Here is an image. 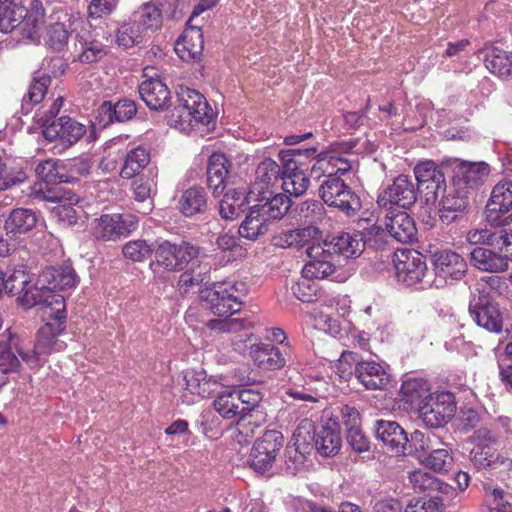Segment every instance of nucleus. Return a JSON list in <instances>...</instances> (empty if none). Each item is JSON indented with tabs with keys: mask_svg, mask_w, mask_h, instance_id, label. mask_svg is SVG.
<instances>
[{
	"mask_svg": "<svg viewBox=\"0 0 512 512\" xmlns=\"http://www.w3.org/2000/svg\"><path fill=\"white\" fill-rule=\"evenodd\" d=\"M268 221L261 209L257 205L253 206L239 227V235L250 240H255L258 236L267 232Z\"/></svg>",
	"mask_w": 512,
	"mask_h": 512,
	"instance_id": "49",
	"label": "nucleus"
},
{
	"mask_svg": "<svg viewBox=\"0 0 512 512\" xmlns=\"http://www.w3.org/2000/svg\"><path fill=\"white\" fill-rule=\"evenodd\" d=\"M300 219L304 224L316 226L325 216V208L320 201L307 200L300 205Z\"/></svg>",
	"mask_w": 512,
	"mask_h": 512,
	"instance_id": "63",
	"label": "nucleus"
},
{
	"mask_svg": "<svg viewBox=\"0 0 512 512\" xmlns=\"http://www.w3.org/2000/svg\"><path fill=\"white\" fill-rule=\"evenodd\" d=\"M318 149L311 147L307 149H288L279 152V159L282 167H287L288 171L302 169L307 170L310 164L315 162Z\"/></svg>",
	"mask_w": 512,
	"mask_h": 512,
	"instance_id": "41",
	"label": "nucleus"
},
{
	"mask_svg": "<svg viewBox=\"0 0 512 512\" xmlns=\"http://www.w3.org/2000/svg\"><path fill=\"white\" fill-rule=\"evenodd\" d=\"M213 407L224 419L231 420L236 417L242 419L240 399L238 390L236 389L218 391L217 397L213 402Z\"/></svg>",
	"mask_w": 512,
	"mask_h": 512,
	"instance_id": "44",
	"label": "nucleus"
},
{
	"mask_svg": "<svg viewBox=\"0 0 512 512\" xmlns=\"http://www.w3.org/2000/svg\"><path fill=\"white\" fill-rule=\"evenodd\" d=\"M433 266L436 276L448 280H460L467 272L465 259L452 250L437 251L433 254Z\"/></svg>",
	"mask_w": 512,
	"mask_h": 512,
	"instance_id": "25",
	"label": "nucleus"
},
{
	"mask_svg": "<svg viewBox=\"0 0 512 512\" xmlns=\"http://www.w3.org/2000/svg\"><path fill=\"white\" fill-rule=\"evenodd\" d=\"M246 205L245 190H228L219 205V213L226 220H234L244 211Z\"/></svg>",
	"mask_w": 512,
	"mask_h": 512,
	"instance_id": "52",
	"label": "nucleus"
},
{
	"mask_svg": "<svg viewBox=\"0 0 512 512\" xmlns=\"http://www.w3.org/2000/svg\"><path fill=\"white\" fill-rule=\"evenodd\" d=\"M27 16L34 17L37 22L44 17L41 1L33 0L30 11L23 6L22 0H0V31L9 33L16 28Z\"/></svg>",
	"mask_w": 512,
	"mask_h": 512,
	"instance_id": "18",
	"label": "nucleus"
},
{
	"mask_svg": "<svg viewBox=\"0 0 512 512\" xmlns=\"http://www.w3.org/2000/svg\"><path fill=\"white\" fill-rule=\"evenodd\" d=\"M51 84V77L48 74H37L29 86L27 97L32 104H39L45 97L47 89Z\"/></svg>",
	"mask_w": 512,
	"mask_h": 512,
	"instance_id": "64",
	"label": "nucleus"
},
{
	"mask_svg": "<svg viewBox=\"0 0 512 512\" xmlns=\"http://www.w3.org/2000/svg\"><path fill=\"white\" fill-rule=\"evenodd\" d=\"M208 206V195L201 186H192L180 194L177 209L185 217H193L205 213Z\"/></svg>",
	"mask_w": 512,
	"mask_h": 512,
	"instance_id": "35",
	"label": "nucleus"
},
{
	"mask_svg": "<svg viewBox=\"0 0 512 512\" xmlns=\"http://www.w3.org/2000/svg\"><path fill=\"white\" fill-rule=\"evenodd\" d=\"M75 59L81 63H94L106 55L104 44L95 39L90 31L78 33L75 38Z\"/></svg>",
	"mask_w": 512,
	"mask_h": 512,
	"instance_id": "36",
	"label": "nucleus"
},
{
	"mask_svg": "<svg viewBox=\"0 0 512 512\" xmlns=\"http://www.w3.org/2000/svg\"><path fill=\"white\" fill-rule=\"evenodd\" d=\"M131 16L149 36L162 28L164 17L179 19L181 11L178 10V0H151L142 4Z\"/></svg>",
	"mask_w": 512,
	"mask_h": 512,
	"instance_id": "4",
	"label": "nucleus"
},
{
	"mask_svg": "<svg viewBox=\"0 0 512 512\" xmlns=\"http://www.w3.org/2000/svg\"><path fill=\"white\" fill-rule=\"evenodd\" d=\"M80 202V197L75 193L68 191L60 202L53 208V212L56 214L60 221L68 224H74L77 222V211L75 206Z\"/></svg>",
	"mask_w": 512,
	"mask_h": 512,
	"instance_id": "58",
	"label": "nucleus"
},
{
	"mask_svg": "<svg viewBox=\"0 0 512 512\" xmlns=\"http://www.w3.org/2000/svg\"><path fill=\"white\" fill-rule=\"evenodd\" d=\"M354 373L367 390H383L388 386L391 378L387 368L373 360L358 362Z\"/></svg>",
	"mask_w": 512,
	"mask_h": 512,
	"instance_id": "29",
	"label": "nucleus"
},
{
	"mask_svg": "<svg viewBox=\"0 0 512 512\" xmlns=\"http://www.w3.org/2000/svg\"><path fill=\"white\" fill-rule=\"evenodd\" d=\"M14 350L19 353V350H23L22 348H18L16 344V339L11 335V333H4L0 335V372L7 376L10 373L17 372L20 367V360L15 355Z\"/></svg>",
	"mask_w": 512,
	"mask_h": 512,
	"instance_id": "43",
	"label": "nucleus"
},
{
	"mask_svg": "<svg viewBox=\"0 0 512 512\" xmlns=\"http://www.w3.org/2000/svg\"><path fill=\"white\" fill-rule=\"evenodd\" d=\"M221 387L219 380L208 376L205 371L187 370L183 373L180 398L184 404L191 405L218 393Z\"/></svg>",
	"mask_w": 512,
	"mask_h": 512,
	"instance_id": "11",
	"label": "nucleus"
},
{
	"mask_svg": "<svg viewBox=\"0 0 512 512\" xmlns=\"http://www.w3.org/2000/svg\"><path fill=\"white\" fill-rule=\"evenodd\" d=\"M282 166L271 158H266L256 168L252 185L258 194H265L281 178Z\"/></svg>",
	"mask_w": 512,
	"mask_h": 512,
	"instance_id": "39",
	"label": "nucleus"
},
{
	"mask_svg": "<svg viewBox=\"0 0 512 512\" xmlns=\"http://www.w3.org/2000/svg\"><path fill=\"white\" fill-rule=\"evenodd\" d=\"M445 446H447L445 444ZM424 465L434 472L443 473L449 471L454 463L451 449L448 447L435 448L430 450L429 455L423 461Z\"/></svg>",
	"mask_w": 512,
	"mask_h": 512,
	"instance_id": "57",
	"label": "nucleus"
},
{
	"mask_svg": "<svg viewBox=\"0 0 512 512\" xmlns=\"http://www.w3.org/2000/svg\"><path fill=\"white\" fill-rule=\"evenodd\" d=\"M473 448L469 459L477 470L496 469L505 466L506 458L502 457L497 449L499 436L493 430L479 428L473 435Z\"/></svg>",
	"mask_w": 512,
	"mask_h": 512,
	"instance_id": "3",
	"label": "nucleus"
},
{
	"mask_svg": "<svg viewBox=\"0 0 512 512\" xmlns=\"http://www.w3.org/2000/svg\"><path fill=\"white\" fill-rule=\"evenodd\" d=\"M352 169V161L346 156L340 155L334 151L318 152L315 162L311 165V176L314 178L326 177L339 178Z\"/></svg>",
	"mask_w": 512,
	"mask_h": 512,
	"instance_id": "21",
	"label": "nucleus"
},
{
	"mask_svg": "<svg viewBox=\"0 0 512 512\" xmlns=\"http://www.w3.org/2000/svg\"><path fill=\"white\" fill-rule=\"evenodd\" d=\"M486 68L502 79L512 76V53L493 47L484 58Z\"/></svg>",
	"mask_w": 512,
	"mask_h": 512,
	"instance_id": "45",
	"label": "nucleus"
},
{
	"mask_svg": "<svg viewBox=\"0 0 512 512\" xmlns=\"http://www.w3.org/2000/svg\"><path fill=\"white\" fill-rule=\"evenodd\" d=\"M268 220L281 219L290 208V199L284 194H277L263 205H257Z\"/></svg>",
	"mask_w": 512,
	"mask_h": 512,
	"instance_id": "60",
	"label": "nucleus"
},
{
	"mask_svg": "<svg viewBox=\"0 0 512 512\" xmlns=\"http://www.w3.org/2000/svg\"><path fill=\"white\" fill-rule=\"evenodd\" d=\"M284 437L276 430L266 431L253 445L249 462L256 471H267L276 461L283 447Z\"/></svg>",
	"mask_w": 512,
	"mask_h": 512,
	"instance_id": "13",
	"label": "nucleus"
},
{
	"mask_svg": "<svg viewBox=\"0 0 512 512\" xmlns=\"http://www.w3.org/2000/svg\"><path fill=\"white\" fill-rule=\"evenodd\" d=\"M136 112V104L130 99H122L115 104L104 101L99 107V115L106 123L128 121L135 116Z\"/></svg>",
	"mask_w": 512,
	"mask_h": 512,
	"instance_id": "40",
	"label": "nucleus"
},
{
	"mask_svg": "<svg viewBox=\"0 0 512 512\" xmlns=\"http://www.w3.org/2000/svg\"><path fill=\"white\" fill-rule=\"evenodd\" d=\"M6 293L10 296L21 294L31 283L30 274L25 265H19L5 272Z\"/></svg>",
	"mask_w": 512,
	"mask_h": 512,
	"instance_id": "55",
	"label": "nucleus"
},
{
	"mask_svg": "<svg viewBox=\"0 0 512 512\" xmlns=\"http://www.w3.org/2000/svg\"><path fill=\"white\" fill-rule=\"evenodd\" d=\"M321 231L317 226L307 225L304 228H298L282 232L277 237V245L282 247H296L301 248L304 246H311L313 243L320 242Z\"/></svg>",
	"mask_w": 512,
	"mask_h": 512,
	"instance_id": "38",
	"label": "nucleus"
},
{
	"mask_svg": "<svg viewBox=\"0 0 512 512\" xmlns=\"http://www.w3.org/2000/svg\"><path fill=\"white\" fill-rule=\"evenodd\" d=\"M17 300L20 305L25 308H31L38 304H43L45 309V314L47 315V311H51V307L49 305V301H46L52 296H62L61 294H48L47 292H43L40 289H37V282L35 286H32L31 283L25 287L21 294H17Z\"/></svg>",
	"mask_w": 512,
	"mask_h": 512,
	"instance_id": "56",
	"label": "nucleus"
},
{
	"mask_svg": "<svg viewBox=\"0 0 512 512\" xmlns=\"http://www.w3.org/2000/svg\"><path fill=\"white\" fill-rule=\"evenodd\" d=\"M414 174L419 186L426 191L428 199L436 201L442 188L446 186L442 169L435 162L427 160L415 166Z\"/></svg>",
	"mask_w": 512,
	"mask_h": 512,
	"instance_id": "24",
	"label": "nucleus"
},
{
	"mask_svg": "<svg viewBox=\"0 0 512 512\" xmlns=\"http://www.w3.org/2000/svg\"><path fill=\"white\" fill-rule=\"evenodd\" d=\"M242 419H238L236 429L239 434L247 437H253L258 425L255 422L247 421V416L255 411L263 400V394L252 388L238 390Z\"/></svg>",
	"mask_w": 512,
	"mask_h": 512,
	"instance_id": "30",
	"label": "nucleus"
},
{
	"mask_svg": "<svg viewBox=\"0 0 512 512\" xmlns=\"http://www.w3.org/2000/svg\"><path fill=\"white\" fill-rule=\"evenodd\" d=\"M187 21L186 28L175 43L174 50L183 61L199 59L204 49L203 32L200 27Z\"/></svg>",
	"mask_w": 512,
	"mask_h": 512,
	"instance_id": "27",
	"label": "nucleus"
},
{
	"mask_svg": "<svg viewBox=\"0 0 512 512\" xmlns=\"http://www.w3.org/2000/svg\"><path fill=\"white\" fill-rule=\"evenodd\" d=\"M439 218L443 224L449 225L467 210L468 191H463L455 185L445 186L440 192Z\"/></svg>",
	"mask_w": 512,
	"mask_h": 512,
	"instance_id": "20",
	"label": "nucleus"
},
{
	"mask_svg": "<svg viewBox=\"0 0 512 512\" xmlns=\"http://www.w3.org/2000/svg\"><path fill=\"white\" fill-rule=\"evenodd\" d=\"M512 210V181H500L491 193L486 205L485 219L494 227H502L509 224Z\"/></svg>",
	"mask_w": 512,
	"mask_h": 512,
	"instance_id": "15",
	"label": "nucleus"
},
{
	"mask_svg": "<svg viewBox=\"0 0 512 512\" xmlns=\"http://www.w3.org/2000/svg\"><path fill=\"white\" fill-rule=\"evenodd\" d=\"M319 196L325 204L348 216L361 208L359 196L340 177L325 179L319 187Z\"/></svg>",
	"mask_w": 512,
	"mask_h": 512,
	"instance_id": "6",
	"label": "nucleus"
},
{
	"mask_svg": "<svg viewBox=\"0 0 512 512\" xmlns=\"http://www.w3.org/2000/svg\"><path fill=\"white\" fill-rule=\"evenodd\" d=\"M393 262L398 281L407 286H414L422 282L427 272L424 256L415 250H396Z\"/></svg>",
	"mask_w": 512,
	"mask_h": 512,
	"instance_id": "12",
	"label": "nucleus"
},
{
	"mask_svg": "<svg viewBox=\"0 0 512 512\" xmlns=\"http://www.w3.org/2000/svg\"><path fill=\"white\" fill-rule=\"evenodd\" d=\"M51 311H47V317L55 323H45L37 332L36 341L30 352L19 350L21 359L31 368L38 367L41 361L52 353L65 349L66 344L58 337L64 332L66 326V304L64 296H52L48 299Z\"/></svg>",
	"mask_w": 512,
	"mask_h": 512,
	"instance_id": "1",
	"label": "nucleus"
},
{
	"mask_svg": "<svg viewBox=\"0 0 512 512\" xmlns=\"http://www.w3.org/2000/svg\"><path fill=\"white\" fill-rule=\"evenodd\" d=\"M456 413V401L451 392L432 394L419 408V415L426 426L443 427Z\"/></svg>",
	"mask_w": 512,
	"mask_h": 512,
	"instance_id": "9",
	"label": "nucleus"
},
{
	"mask_svg": "<svg viewBox=\"0 0 512 512\" xmlns=\"http://www.w3.org/2000/svg\"><path fill=\"white\" fill-rule=\"evenodd\" d=\"M416 200L417 193L413 181L407 175H399L379 194L377 203L387 210H394L395 206L406 210Z\"/></svg>",
	"mask_w": 512,
	"mask_h": 512,
	"instance_id": "16",
	"label": "nucleus"
},
{
	"mask_svg": "<svg viewBox=\"0 0 512 512\" xmlns=\"http://www.w3.org/2000/svg\"><path fill=\"white\" fill-rule=\"evenodd\" d=\"M480 291V295L471 296L469 315L478 327L501 334L504 326L503 312L494 296H488L483 288Z\"/></svg>",
	"mask_w": 512,
	"mask_h": 512,
	"instance_id": "5",
	"label": "nucleus"
},
{
	"mask_svg": "<svg viewBox=\"0 0 512 512\" xmlns=\"http://www.w3.org/2000/svg\"><path fill=\"white\" fill-rule=\"evenodd\" d=\"M402 400L410 405H417L419 408L432 395L430 385L423 378H409L401 385Z\"/></svg>",
	"mask_w": 512,
	"mask_h": 512,
	"instance_id": "46",
	"label": "nucleus"
},
{
	"mask_svg": "<svg viewBox=\"0 0 512 512\" xmlns=\"http://www.w3.org/2000/svg\"><path fill=\"white\" fill-rule=\"evenodd\" d=\"M376 437L386 448L397 455L407 452L409 439L404 429L395 421L377 420L375 423Z\"/></svg>",
	"mask_w": 512,
	"mask_h": 512,
	"instance_id": "26",
	"label": "nucleus"
},
{
	"mask_svg": "<svg viewBox=\"0 0 512 512\" xmlns=\"http://www.w3.org/2000/svg\"><path fill=\"white\" fill-rule=\"evenodd\" d=\"M154 254L158 266L166 271L176 272L183 270L189 262L198 257L199 248L186 241L176 244L164 240L158 243Z\"/></svg>",
	"mask_w": 512,
	"mask_h": 512,
	"instance_id": "7",
	"label": "nucleus"
},
{
	"mask_svg": "<svg viewBox=\"0 0 512 512\" xmlns=\"http://www.w3.org/2000/svg\"><path fill=\"white\" fill-rule=\"evenodd\" d=\"M293 295L304 303H310L317 299L319 294L318 284L311 277L302 274V278L291 287Z\"/></svg>",
	"mask_w": 512,
	"mask_h": 512,
	"instance_id": "61",
	"label": "nucleus"
},
{
	"mask_svg": "<svg viewBox=\"0 0 512 512\" xmlns=\"http://www.w3.org/2000/svg\"><path fill=\"white\" fill-rule=\"evenodd\" d=\"M342 443L340 431L337 425H326L315 435L317 450L324 456H332L338 453Z\"/></svg>",
	"mask_w": 512,
	"mask_h": 512,
	"instance_id": "48",
	"label": "nucleus"
},
{
	"mask_svg": "<svg viewBox=\"0 0 512 512\" xmlns=\"http://www.w3.org/2000/svg\"><path fill=\"white\" fill-rule=\"evenodd\" d=\"M147 37V34L141 29L132 16H130L128 21L122 23L116 31V43L124 49L139 45Z\"/></svg>",
	"mask_w": 512,
	"mask_h": 512,
	"instance_id": "51",
	"label": "nucleus"
},
{
	"mask_svg": "<svg viewBox=\"0 0 512 512\" xmlns=\"http://www.w3.org/2000/svg\"><path fill=\"white\" fill-rule=\"evenodd\" d=\"M139 94L151 110H164L169 107L171 93L167 85L158 78H150L139 85Z\"/></svg>",
	"mask_w": 512,
	"mask_h": 512,
	"instance_id": "33",
	"label": "nucleus"
},
{
	"mask_svg": "<svg viewBox=\"0 0 512 512\" xmlns=\"http://www.w3.org/2000/svg\"><path fill=\"white\" fill-rule=\"evenodd\" d=\"M470 263L476 269L489 273H503L509 269L499 251L477 246L470 251Z\"/></svg>",
	"mask_w": 512,
	"mask_h": 512,
	"instance_id": "34",
	"label": "nucleus"
},
{
	"mask_svg": "<svg viewBox=\"0 0 512 512\" xmlns=\"http://www.w3.org/2000/svg\"><path fill=\"white\" fill-rule=\"evenodd\" d=\"M37 214L31 209H14L7 220L5 228L13 235H19L31 231L37 224Z\"/></svg>",
	"mask_w": 512,
	"mask_h": 512,
	"instance_id": "47",
	"label": "nucleus"
},
{
	"mask_svg": "<svg viewBox=\"0 0 512 512\" xmlns=\"http://www.w3.org/2000/svg\"><path fill=\"white\" fill-rule=\"evenodd\" d=\"M150 151L144 146H137L128 151L124 157L120 176L123 179H132L139 175L150 163Z\"/></svg>",
	"mask_w": 512,
	"mask_h": 512,
	"instance_id": "42",
	"label": "nucleus"
},
{
	"mask_svg": "<svg viewBox=\"0 0 512 512\" xmlns=\"http://www.w3.org/2000/svg\"><path fill=\"white\" fill-rule=\"evenodd\" d=\"M490 174L486 162L456 160L453 164L452 184L463 191H470L482 185Z\"/></svg>",
	"mask_w": 512,
	"mask_h": 512,
	"instance_id": "19",
	"label": "nucleus"
},
{
	"mask_svg": "<svg viewBox=\"0 0 512 512\" xmlns=\"http://www.w3.org/2000/svg\"><path fill=\"white\" fill-rule=\"evenodd\" d=\"M178 118L183 122L209 125L214 112L206 98L198 91L190 88H181L178 93V105L175 107Z\"/></svg>",
	"mask_w": 512,
	"mask_h": 512,
	"instance_id": "8",
	"label": "nucleus"
},
{
	"mask_svg": "<svg viewBox=\"0 0 512 512\" xmlns=\"http://www.w3.org/2000/svg\"><path fill=\"white\" fill-rule=\"evenodd\" d=\"M230 162L223 153H213L207 165V183L215 196L224 191Z\"/></svg>",
	"mask_w": 512,
	"mask_h": 512,
	"instance_id": "37",
	"label": "nucleus"
},
{
	"mask_svg": "<svg viewBox=\"0 0 512 512\" xmlns=\"http://www.w3.org/2000/svg\"><path fill=\"white\" fill-rule=\"evenodd\" d=\"M77 23L82 28L86 23L81 18H74L62 8L54 9L48 17L44 41L48 48L55 52L63 51L68 44L71 26Z\"/></svg>",
	"mask_w": 512,
	"mask_h": 512,
	"instance_id": "10",
	"label": "nucleus"
},
{
	"mask_svg": "<svg viewBox=\"0 0 512 512\" xmlns=\"http://www.w3.org/2000/svg\"><path fill=\"white\" fill-rule=\"evenodd\" d=\"M138 227L136 216L129 213L103 214L95 219L94 235L102 240L127 237Z\"/></svg>",
	"mask_w": 512,
	"mask_h": 512,
	"instance_id": "17",
	"label": "nucleus"
},
{
	"mask_svg": "<svg viewBox=\"0 0 512 512\" xmlns=\"http://www.w3.org/2000/svg\"><path fill=\"white\" fill-rule=\"evenodd\" d=\"M408 479L415 493H430L442 489H451V487L444 485L439 479L423 470L410 472Z\"/></svg>",
	"mask_w": 512,
	"mask_h": 512,
	"instance_id": "53",
	"label": "nucleus"
},
{
	"mask_svg": "<svg viewBox=\"0 0 512 512\" xmlns=\"http://www.w3.org/2000/svg\"><path fill=\"white\" fill-rule=\"evenodd\" d=\"M306 172L307 170L302 169L288 171L287 167H282L281 180L285 193L294 197L302 196L310 185Z\"/></svg>",
	"mask_w": 512,
	"mask_h": 512,
	"instance_id": "50",
	"label": "nucleus"
},
{
	"mask_svg": "<svg viewBox=\"0 0 512 512\" xmlns=\"http://www.w3.org/2000/svg\"><path fill=\"white\" fill-rule=\"evenodd\" d=\"M244 292L245 285L242 282H217L207 290L206 300L214 315L233 316L241 310Z\"/></svg>",
	"mask_w": 512,
	"mask_h": 512,
	"instance_id": "2",
	"label": "nucleus"
},
{
	"mask_svg": "<svg viewBox=\"0 0 512 512\" xmlns=\"http://www.w3.org/2000/svg\"><path fill=\"white\" fill-rule=\"evenodd\" d=\"M49 185L50 184L43 182H35L31 186L29 197L35 201L52 202L57 204L62 200L68 191L63 189H52L49 187Z\"/></svg>",
	"mask_w": 512,
	"mask_h": 512,
	"instance_id": "62",
	"label": "nucleus"
},
{
	"mask_svg": "<svg viewBox=\"0 0 512 512\" xmlns=\"http://www.w3.org/2000/svg\"><path fill=\"white\" fill-rule=\"evenodd\" d=\"M385 217V229L392 238L401 243H410L416 239L415 222L406 211L388 210Z\"/></svg>",
	"mask_w": 512,
	"mask_h": 512,
	"instance_id": "31",
	"label": "nucleus"
},
{
	"mask_svg": "<svg viewBox=\"0 0 512 512\" xmlns=\"http://www.w3.org/2000/svg\"><path fill=\"white\" fill-rule=\"evenodd\" d=\"M322 244L330 250L331 255L337 254L344 258H357L365 249V242L361 234L342 232L325 239Z\"/></svg>",
	"mask_w": 512,
	"mask_h": 512,
	"instance_id": "32",
	"label": "nucleus"
},
{
	"mask_svg": "<svg viewBox=\"0 0 512 512\" xmlns=\"http://www.w3.org/2000/svg\"><path fill=\"white\" fill-rule=\"evenodd\" d=\"M285 346L287 349H281V347L270 343H254L250 346L249 357L261 370L278 371L293 360L290 343L287 342Z\"/></svg>",
	"mask_w": 512,
	"mask_h": 512,
	"instance_id": "14",
	"label": "nucleus"
},
{
	"mask_svg": "<svg viewBox=\"0 0 512 512\" xmlns=\"http://www.w3.org/2000/svg\"><path fill=\"white\" fill-rule=\"evenodd\" d=\"M76 282V273L70 266L47 267L38 276L37 289L48 294H58L56 291L73 288Z\"/></svg>",
	"mask_w": 512,
	"mask_h": 512,
	"instance_id": "22",
	"label": "nucleus"
},
{
	"mask_svg": "<svg viewBox=\"0 0 512 512\" xmlns=\"http://www.w3.org/2000/svg\"><path fill=\"white\" fill-rule=\"evenodd\" d=\"M35 172L39 179L38 182L56 184L68 181L66 176L60 173L59 162L53 159H46L40 162L37 165Z\"/></svg>",
	"mask_w": 512,
	"mask_h": 512,
	"instance_id": "59",
	"label": "nucleus"
},
{
	"mask_svg": "<svg viewBox=\"0 0 512 512\" xmlns=\"http://www.w3.org/2000/svg\"><path fill=\"white\" fill-rule=\"evenodd\" d=\"M85 133L86 126L69 116L60 117L57 123L52 122L50 126L42 131L45 139L53 141L59 138L69 146L78 142Z\"/></svg>",
	"mask_w": 512,
	"mask_h": 512,
	"instance_id": "28",
	"label": "nucleus"
},
{
	"mask_svg": "<svg viewBox=\"0 0 512 512\" xmlns=\"http://www.w3.org/2000/svg\"><path fill=\"white\" fill-rule=\"evenodd\" d=\"M309 261L304 265L302 274L313 279H324L332 276L335 265L331 262L332 255L322 242L313 243L306 249Z\"/></svg>",
	"mask_w": 512,
	"mask_h": 512,
	"instance_id": "23",
	"label": "nucleus"
},
{
	"mask_svg": "<svg viewBox=\"0 0 512 512\" xmlns=\"http://www.w3.org/2000/svg\"><path fill=\"white\" fill-rule=\"evenodd\" d=\"M218 319H210L206 327L217 333H237L252 327V322L245 318H233L232 316H219Z\"/></svg>",
	"mask_w": 512,
	"mask_h": 512,
	"instance_id": "54",
	"label": "nucleus"
}]
</instances>
